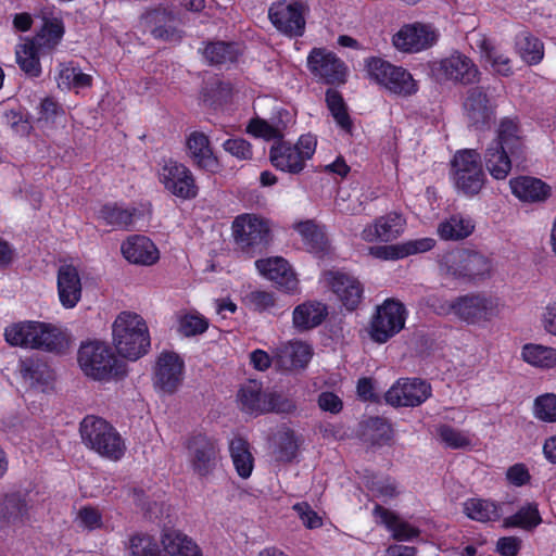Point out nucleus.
<instances>
[{
	"instance_id": "obj_1",
	"label": "nucleus",
	"mask_w": 556,
	"mask_h": 556,
	"mask_svg": "<svg viewBox=\"0 0 556 556\" xmlns=\"http://www.w3.org/2000/svg\"><path fill=\"white\" fill-rule=\"evenodd\" d=\"M5 341L13 346L61 354L67 348L65 334L55 326L41 321H22L4 330Z\"/></svg>"
},
{
	"instance_id": "obj_2",
	"label": "nucleus",
	"mask_w": 556,
	"mask_h": 556,
	"mask_svg": "<svg viewBox=\"0 0 556 556\" xmlns=\"http://www.w3.org/2000/svg\"><path fill=\"white\" fill-rule=\"evenodd\" d=\"M112 328L113 342L121 356L137 361L148 353L150 333L146 320L139 314L122 312Z\"/></svg>"
},
{
	"instance_id": "obj_3",
	"label": "nucleus",
	"mask_w": 556,
	"mask_h": 556,
	"mask_svg": "<svg viewBox=\"0 0 556 556\" xmlns=\"http://www.w3.org/2000/svg\"><path fill=\"white\" fill-rule=\"evenodd\" d=\"M368 78L389 94L408 99L419 91V84L412 73L381 56H369L364 61Z\"/></svg>"
},
{
	"instance_id": "obj_4",
	"label": "nucleus",
	"mask_w": 556,
	"mask_h": 556,
	"mask_svg": "<svg viewBox=\"0 0 556 556\" xmlns=\"http://www.w3.org/2000/svg\"><path fill=\"white\" fill-rule=\"evenodd\" d=\"M317 148V138L312 134L301 135L295 143L286 140L285 136L273 142L269 148V162L273 167L290 175L301 174Z\"/></svg>"
},
{
	"instance_id": "obj_5",
	"label": "nucleus",
	"mask_w": 556,
	"mask_h": 556,
	"mask_svg": "<svg viewBox=\"0 0 556 556\" xmlns=\"http://www.w3.org/2000/svg\"><path fill=\"white\" fill-rule=\"evenodd\" d=\"M80 437L86 446L110 460H119L126 452L125 441L105 419L93 415L80 422Z\"/></svg>"
},
{
	"instance_id": "obj_6",
	"label": "nucleus",
	"mask_w": 556,
	"mask_h": 556,
	"mask_svg": "<svg viewBox=\"0 0 556 556\" xmlns=\"http://www.w3.org/2000/svg\"><path fill=\"white\" fill-rule=\"evenodd\" d=\"M83 372L94 380L103 381L126 375L125 366L112 348L100 341L81 343L77 355Z\"/></svg>"
},
{
	"instance_id": "obj_7",
	"label": "nucleus",
	"mask_w": 556,
	"mask_h": 556,
	"mask_svg": "<svg viewBox=\"0 0 556 556\" xmlns=\"http://www.w3.org/2000/svg\"><path fill=\"white\" fill-rule=\"evenodd\" d=\"M440 269L447 276L469 282L490 277L492 262L480 252L456 248L444 252L439 258Z\"/></svg>"
},
{
	"instance_id": "obj_8",
	"label": "nucleus",
	"mask_w": 556,
	"mask_h": 556,
	"mask_svg": "<svg viewBox=\"0 0 556 556\" xmlns=\"http://www.w3.org/2000/svg\"><path fill=\"white\" fill-rule=\"evenodd\" d=\"M450 174L455 188L470 198L479 194L486 181L481 155L473 149L459 150L454 154Z\"/></svg>"
},
{
	"instance_id": "obj_9",
	"label": "nucleus",
	"mask_w": 556,
	"mask_h": 556,
	"mask_svg": "<svg viewBox=\"0 0 556 556\" xmlns=\"http://www.w3.org/2000/svg\"><path fill=\"white\" fill-rule=\"evenodd\" d=\"M232 236L237 247L249 256L263 253L270 241V228L266 219L255 214L238 215L232 222Z\"/></svg>"
},
{
	"instance_id": "obj_10",
	"label": "nucleus",
	"mask_w": 556,
	"mask_h": 556,
	"mask_svg": "<svg viewBox=\"0 0 556 556\" xmlns=\"http://www.w3.org/2000/svg\"><path fill=\"white\" fill-rule=\"evenodd\" d=\"M156 175L164 190L181 201H190L199 195L200 189L191 169L173 157L159 163Z\"/></svg>"
},
{
	"instance_id": "obj_11",
	"label": "nucleus",
	"mask_w": 556,
	"mask_h": 556,
	"mask_svg": "<svg viewBox=\"0 0 556 556\" xmlns=\"http://www.w3.org/2000/svg\"><path fill=\"white\" fill-rule=\"evenodd\" d=\"M408 316L406 306L397 299H386L377 306L369 324V336L376 343L382 344L401 332Z\"/></svg>"
},
{
	"instance_id": "obj_12",
	"label": "nucleus",
	"mask_w": 556,
	"mask_h": 556,
	"mask_svg": "<svg viewBox=\"0 0 556 556\" xmlns=\"http://www.w3.org/2000/svg\"><path fill=\"white\" fill-rule=\"evenodd\" d=\"M500 299L476 291L457 296L456 319L472 326H483L500 315Z\"/></svg>"
},
{
	"instance_id": "obj_13",
	"label": "nucleus",
	"mask_w": 556,
	"mask_h": 556,
	"mask_svg": "<svg viewBox=\"0 0 556 556\" xmlns=\"http://www.w3.org/2000/svg\"><path fill=\"white\" fill-rule=\"evenodd\" d=\"M186 448L190 466L200 478L213 475L222 460L218 440L205 433L192 434L187 440Z\"/></svg>"
},
{
	"instance_id": "obj_14",
	"label": "nucleus",
	"mask_w": 556,
	"mask_h": 556,
	"mask_svg": "<svg viewBox=\"0 0 556 556\" xmlns=\"http://www.w3.org/2000/svg\"><path fill=\"white\" fill-rule=\"evenodd\" d=\"M307 68L318 81L341 86L348 81L349 67L334 52L325 48H313L307 55Z\"/></svg>"
},
{
	"instance_id": "obj_15",
	"label": "nucleus",
	"mask_w": 556,
	"mask_h": 556,
	"mask_svg": "<svg viewBox=\"0 0 556 556\" xmlns=\"http://www.w3.org/2000/svg\"><path fill=\"white\" fill-rule=\"evenodd\" d=\"M324 281L346 311L354 312L362 304L365 288L353 274L343 269H330L324 273Z\"/></svg>"
},
{
	"instance_id": "obj_16",
	"label": "nucleus",
	"mask_w": 556,
	"mask_h": 556,
	"mask_svg": "<svg viewBox=\"0 0 556 556\" xmlns=\"http://www.w3.org/2000/svg\"><path fill=\"white\" fill-rule=\"evenodd\" d=\"M488 91L484 86H476L466 94L464 110L469 125L476 130L489 129L495 118L497 104Z\"/></svg>"
},
{
	"instance_id": "obj_17",
	"label": "nucleus",
	"mask_w": 556,
	"mask_h": 556,
	"mask_svg": "<svg viewBox=\"0 0 556 556\" xmlns=\"http://www.w3.org/2000/svg\"><path fill=\"white\" fill-rule=\"evenodd\" d=\"M438 33L430 24L415 22L403 25L392 37L393 46L406 53L427 50L438 41Z\"/></svg>"
},
{
	"instance_id": "obj_18",
	"label": "nucleus",
	"mask_w": 556,
	"mask_h": 556,
	"mask_svg": "<svg viewBox=\"0 0 556 556\" xmlns=\"http://www.w3.org/2000/svg\"><path fill=\"white\" fill-rule=\"evenodd\" d=\"M431 386L420 378H402L386 393V401L394 407H415L431 396Z\"/></svg>"
},
{
	"instance_id": "obj_19",
	"label": "nucleus",
	"mask_w": 556,
	"mask_h": 556,
	"mask_svg": "<svg viewBox=\"0 0 556 556\" xmlns=\"http://www.w3.org/2000/svg\"><path fill=\"white\" fill-rule=\"evenodd\" d=\"M433 70L443 79L464 86L478 83L480 77V71L475 62L459 51L440 60Z\"/></svg>"
},
{
	"instance_id": "obj_20",
	"label": "nucleus",
	"mask_w": 556,
	"mask_h": 556,
	"mask_svg": "<svg viewBox=\"0 0 556 556\" xmlns=\"http://www.w3.org/2000/svg\"><path fill=\"white\" fill-rule=\"evenodd\" d=\"M271 24L281 34L293 38L301 37L305 30L303 5L300 2L278 1L268 10Z\"/></svg>"
},
{
	"instance_id": "obj_21",
	"label": "nucleus",
	"mask_w": 556,
	"mask_h": 556,
	"mask_svg": "<svg viewBox=\"0 0 556 556\" xmlns=\"http://www.w3.org/2000/svg\"><path fill=\"white\" fill-rule=\"evenodd\" d=\"M184 359L174 351H163L156 358L153 383L160 391L173 394L182 381Z\"/></svg>"
},
{
	"instance_id": "obj_22",
	"label": "nucleus",
	"mask_w": 556,
	"mask_h": 556,
	"mask_svg": "<svg viewBox=\"0 0 556 556\" xmlns=\"http://www.w3.org/2000/svg\"><path fill=\"white\" fill-rule=\"evenodd\" d=\"M140 24L155 39L168 42H176L181 39L177 16L167 8L159 7L147 10L140 16Z\"/></svg>"
},
{
	"instance_id": "obj_23",
	"label": "nucleus",
	"mask_w": 556,
	"mask_h": 556,
	"mask_svg": "<svg viewBox=\"0 0 556 556\" xmlns=\"http://www.w3.org/2000/svg\"><path fill=\"white\" fill-rule=\"evenodd\" d=\"M258 271L268 280L273 281L276 288L287 294H294L299 289V279L289 262L283 257L276 256L257 260L255 262Z\"/></svg>"
},
{
	"instance_id": "obj_24",
	"label": "nucleus",
	"mask_w": 556,
	"mask_h": 556,
	"mask_svg": "<svg viewBox=\"0 0 556 556\" xmlns=\"http://www.w3.org/2000/svg\"><path fill=\"white\" fill-rule=\"evenodd\" d=\"M406 219L397 212H389L377 217L372 224L367 225L361 233L364 241L390 242L397 239L405 230Z\"/></svg>"
},
{
	"instance_id": "obj_25",
	"label": "nucleus",
	"mask_w": 556,
	"mask_h": 556,
	"mask_svg": "<svg viewBox=\"0 0 556 556\" xmlns=\"http://www.w3.org/2000/svg\"><path fill=\"white\" fill-rule=\"evenodd\" d=\"M187 154L192 164L201 170L217 174L220 170L218 157L214 154L208 136L194 130L186 139Z\"/></svg>"
},
{
	"instance_id": "obj_26",
	"label": "nucleus",
	"mask_w": 556,
	"mask_h": 556,
	"mask_svg": "<svg viewBox=\"0 0 556 556\" xmlns=\"http://www.w3.org/2000/svg\"><path fill=\"white\" fill-rule=\"evenodd\" d=\"M59 301L65 309H72L80 302L83 285L78 269L73 264H63L56 273Z\"/></svg>"
},
{
	"instance_id": "obj_27",
	"label": "nucleus",
	"mask_w": 556,
	"mask_h": 556,
	"mask_svg": "<svg viewBox=\"0 0 556 556\" xmlns=\"http://www.w3.org/2000/svg\"><path fill=\"white\" fill-rule=\"evenodd\" d=\"M372 516L376 522L383 526L391 533L392 539L397 542H410L421 534V530L417 526L402 519L399 514L380 504L374 506Z\"/></svg>"
},
{
	"instance_id": "obj_28",
	"label": "nucleus",
	"mask_w": 556,
	"mask_h": 556,
	"mask_svg": "<svg viewBox=\"0 0 556 556\" xmlns=\"http://www.w3.org/2000/svg\"><path fill=\"white\" fill-rule=\"evenodd\" d=\"M123 256L131 264L151 266L160 258L154 242L146 236L132 235L121 245Z\"/></svg>"
},
{
	"instance_id": "obj_29",
	"label": "nucleus",
	"mask_w": 556,
	"mask_h": 556,
	"mask_svg": "<svg viewBox=\"0 0 556 556\" xmlns=\"http://www.w3.org/2000/svg\"><path fill=\"white\" fill-rule=\"evenodd\" d=\"M511 193L521 202H545L552 194L551 186L540 178L520 175L509 180Z\"/></svg>"
},
{
	"instance_id": "obj_30",
	"label": "nucleus",
	"mask_w": 556,
	"mask_h": 556,
	"mask_svg": "<svg viewBox=\"0 0 556 556\" xmlns=\"http://www.w3.org/2000/svg\"><path fill=\"white\" fill-rule=\"evenodd\" d=\"M313 356L312 348L302 342L294 341L277 348L274 354L275 365L281 370L305 368Z\"/></svg>"
},
{
	"instance_id": "obj_31",
	"label": "nucleus",
	"mask_w": 556,
	"mask_h": 556,
	"mask_svg": "<svg viewBox=\"0 0 556 556\" xmlns=\"http://www.w3.org/2000/svg\"><path fill=\"white\" fill-rule=\"evenodd\" d=\"M328 316V306L318 300H306L296 305L292 313V325L298 332H305L320 326Z\"/></svg>"
},
{
	"instance_id": "obj_32",
	"label": "nucleus",
	"mask_w": 556,
	"mask_h": 556,
	"mask_svg": "<svg viewBox=\"0 0 556 556\" xmlns=\"http://www.w3.org/2000/svg\"><path fill=\"white\" fill-rule=\"evenodd\" d=\"M201 53L205 62L211 66L228 67L238 62L241 54L240 46L233 41H205Z\"/></svg>"
},
{
	"instance_id": "obj_33",
	"label": "nucleus",
	"mask_w": 556,
	"mask_h": 556,
	"mask_svg": "<svg viewBox=\"0 0 556 556\" xmlns=\"http://www.w3.org/2000/svg\"><path fill=\"white\" fill-rule=\"evenodd\" d=\"M65 35V25L60 16H43L40 28L30 39L34 40L43 53L50 55L56 50Z\"/></svg>"
},
{
	"instance_id": "obj_34",
	"label": "nucleus",
	"mask_w": 556,
	"mask_h": 556,
	"mask_svg": "<svg viewBox=\"0 0 556 556\" xmlns=\"http://www.w3.org/2000/svg\"><path fill=\"white\" fill-rule=\"evenodd\" d=\"M50 54L43 53L41 47L30 38H25L23 42L15 47L16 63L21 71L30 78H37L41 75L40 56Z\"/></svg>"
},
{
	"instance_id": "obj_35",
	"label": "nucleus",
	"mask_w": 556,
	"mask_h": 556,
	"mask_svg": "<svg viewBox=\"0 0 556 556\" xmlns=\"http://www.w3.org/2000/svg\"><path fill=\"white\" fill-rule=\"evenodd\" d=\"M491 142L508 149L511 155H519L523 148L519 118L516 116L501 118L496 128V136Z\"/></svg>"
},
{
	"instance_id": "obj_36",
	"label": "nucleus",
	"mask_w": 556,
	"mask_h": 556,
	"mask_svg": "<svg viewBox=\"0 0 556 556\" xmlns=\"http://www.w3.org/2000/svg\"><path fill=\"white\" fill-rule=\"evenodd\" d=\"M294 229L302 238L304 245L309 253L323 257L329 251V240L325 228L312 219L295 224Z\"/></svg>"
},
{
	"instance_id": "obj_37",
	"label": "nucleus",
	"mask_w": 556,
	"mask_h": 556,
	"mask_svg": "<svg viewBox=\"0 0 556 556\" xmlns=\"http://www.w3.org/2000/svg\"><path fill=\"white\" fill-rule=\"evenodd\" d=\"M137 212L136 207H125L117 202H109L100 207L98 218L114 229L130 230Z\"/></svg>"
},
{
	"instance_id": "obj_38",
	"label": "nucleus",
	"mask_w": 556,
	"mask_h": 556,
	"mask_svg": "<svg viewBox=\"0 0 556 556\" xmlns=\"http://www.w3.org/2000/svg\"><path fill=\"white\" fill-rule=\"evenodd\" d=\"M164 551L169 556H203L199 545L179 530L169 529L162 534Z\"/></svg>"
},
{
	"instance_id": "obj_39",
	"label": "nucleus",
	"mask_w": 556,
	"mask_h": 556,
	"mask_svg": "<svg viewBox=\"0 0 556 556\" xmlns=\"http://www.w3.org/2000/svg\"><path fill=\"white\" fill-rule=\"evenodd\" d=\"M476 225L471 217L453 214L438 225V236L445 241H460L475 231Z\"/></svg>"
},
{
	"instance_id": "obj_40",
	"label": "nucleus",
	"mask_w": 556,
	"mask_h": 556,
	"mask_svg": "<svg viewBox=\"0 0 556 556\" xmlns=\"http://www.w3.org/2000/svg\"><path fill=\"white\" fill-rule=\"evenodd\" d=\"M229 455L237 475L241 479L251 477L254 469V456L250 443L242 437H235L229 442Z\"/></svg>"
},
{
	"instance_id": "obj_41",
	"label": "nucleus",
	"mask_w": 556,
	"mask_h": 556,
	"mask_svg": "<svg viewBox=\"0 0 556 556\" xmlns=\"http://www.w3.org/2000/svg\"><path fill=\"white\" fill-rule=\"evenodd\" d=\"M464 514L478 522H495L502 517V504L491 500L471 497L464 503Z\"/></svg>"
},
{
	"instance_id": "obj_42",
	"label": "nucleus",
	"mask_w": 556,
	"mask_h": 556,
	"mask_svg": "<svg viewBox=\"0 0 556 556\" xmlns=\"http://www.w3.org/2000/svg\"><path fill=\"white\" fill-rule=\"evenodd\" d=\"M508 149L490 142L483 161L490 175L497 180L505 179L511 170V157Z\"/></svg>"
},
{
	"instance_id": "obj_43",
	"label": "nucleus",
	"mask_w": 556,
	"mask_h": 556,
	"mask_svg": "<svg viewBox=\"0 0 556 556\" xmlns=\"http://www.w3.org/2000/svg\"><path fill=\"white\" fill-rule=\"evenodd\" d=\"M237 396L243 413L253 416L264 415L265 390H263L262 382L250 380L241 386Z\"/></svg>"
},
{
	"instance_id": "obj_44",
	"label": "nucleus",
	"mask_w": 556,
	"mask_h": 556,
	"mask_svg": "<svg viewBox=\"0 0 556 556\" xmlns=\"http://www.w3.org/2000/svg\"><path fill=\"white\" fill-rule=\"evenodd\" d=\"M28 506L20 492L7 493L0 500V519L8 525H22L27 517Z\"/></svg>"
},
{
	"instance_id": "obj_45",
	"label": "nucleus",
	"mask_w": 556,
	"mask_h": 556,
	"mask_svg": "<svg viewBox=\"0 0 556 556\" xmlns=\"http://www.w3.org/2000/svg\"><path fill=\"white\" fill-rule=\"evenodd\" d=\"M516 50L520 58L529 65L539 64L544 56L543 42L530 31L523 30L516 35Z\"/></svg>"
},
{
	"instance_id": "obj_46",
	"label": "nucleus",
	"mask_w": 556,
	"mask_h": 556,
	"mask_svg": "<svg viewBox=\"0 0 556 556\" xmlns=\"http://www.w3.org/2000/svg\"><path fill=\"white\" fill-rule=\"evenodd\" d=\"M325 102L337 125L345 132L353 130V121L349 114L348 105L340 91L328 88L325 93Z\"/></svg>"
},
{
	"instance_id": "obj_47",
	"label": "nucleus",
	"mask_w": 556,
	"mask_h": 556,
	"mask_svg": "<svg viewBox=\"0 0 556 556\" xmlns=\"http://www.w3.org/2000/svg\"><path fill=\"white\" fill-rule=\"evenodd\" d=\"M298 409L295 400L288 393L276 388L265 390L264 415H292Z\"/></svg>"
},
{
	"instance_id": "obj_48",
	"label": "nucleus",
	"mask_w": 556,
	"mask_h": 556,
	"mask_svg": "<svg viewBox=\"0 0 556 556\" xmlns=\"http://www.w3.org/2000/svg\"><path fill=\"white\" fill-rule=\"evenodd\" d=\"M541 522L542 517L538 504L528 503L520 507L514 515L504 518L503 527L506 529L520 528L530 531L541 525Z\"/></svg>"
},
{
	"instance_id": "obj_49",
	"label": "nucleus",
	"mask_w": 556,
	"mask_h": 556,
	"mask_svg": "<svg viewBox=\"0 0 556 556\" xmlns=\"http://www.w3.org/2000/svg\"><path fill=\"white\" fill-rule=\"evenodd\" d=\"M522 359L540 368H553L556 366V349L541 344L528 343L521 350Z\"/></svg>"
},
{
	"instance_id": "obj_50",
	"label": "nucleus",
	"mask_w": 556,
	"mask_h": 556,
	"mask_svg": "<svg viewBox=\"0 0 556 556\" xmlns=\"http://www.w3.org/2000/svg\"><path fill=\"white\" fill-rule=\"evenodd\" d=\"M129 556H167L156 541L148 533L137 532L128 539Z\"/></svg>"
},
{
	"instance_id": "obj_51",
	"label": "nucleus",
	"mask_w": 556,
	"mask_h": 556,
	"mask_svg": "<svg viewBox=\"0 0 556 556\" xmlns=\"http://www.w3.org/2000/svg\"><path fill=\"white\" fill-rule=\"evenodd\" d=\"M58 85L65 89H86L92 86L93 78L91 75L83 73L79 67L62 65L58 75Z\"/></svg>"
},
{
	"instance_id": "obj_52",
	"label": "nucleus",
	"mask_w": 556,
	"mask_h": 556,
	"mask_svg": "<svg viewBox=\"0 0 556 556\" xmlns=\"http://www.w3.org/2000/svg\"><path fill=\"white\" fill-rule=\"evenodd\" d=\"M480 50L497 74L504 77H508L513 74L510 58L501 52L490 40L483 39L480 45Z\"/></svg>"
},
{
	"instance_id": "obj_53",
	"label": "nucleus",
	"mask_w": 556,
	"mask_h": 556,
	"mask_svg": "<svg viewBox=\"0 0 556 556\" xmlns=\"http://www.w3.org/2000/svg\"><path fill=\"white\" fill-rule=\"evenodd\" d=\"M202 94L204 101L211 105H222L231 99L232 85L215 77L205 84Z\"/></svg>"
},
{
	"instance_id": "obj_54",
	"label": "nucleus",
	"mask_w": 556,
	"mask_h": 556,
	"mask_svg": "<svg viewBox=\"0 0 556 556\" xmlns=\"http://www.w3.org/2000/svg\"><path fill=\"white\" fill-rule=\"evenodd\" d=\"M299 440L295 431L286 428L279 432L276 443V455L279 462L291 463L298 455Z\"/></svg>"
},
{
	"instance_id": "obj_55",
	"label": "nucleus",
	"mask_w": 556,
	"mask_h": 556,
	"mask_svg": "<svg viewBox=\"0 0 556 556\" xmlns=\"http://www.w3.org/2000/svg\"><path fill=\"white\" fill-rule=\"evenodd\" d=\"M244 305L258 314L273 313L278 306L274 292L265 290L250 291L243 299Z\"/></svg>"
},
{
	"instance_id": "obj_56",
	"label": "nucleus",
	"mask_w": 556,
	"mask_h": 556,
	"mask_svg": "<svg viewBox=\"0 0 556 556\" xmlns=\"http://www.w3.org/2000/svg\"><path fill=\"white\" fill-rule=\"evenodd\" d=\"M367 428L371 431L370 444L372 446L389 445L393 440L392 425L383 417H370L367 420Z\"/></svg>"
},
{
	"instance_id": "obj_57",
	"label": "nucleus",
	"mask_w": 556,
	"mask_h": 556,
	"mask_svg": "<svg viewBox=\"0 0 556 556\" xmlns=\"http://www.w3.org/2000/svg\"><path fill=\"white\" fill-rule=\"evenodd\" d=\"M21 372L23 378L29 380L33 386H47L51 379L48 365L40 361H23L21 364Z\"/></svg>"
},
{
	"instance_id": "obj_58",
	"label": "nucleus",
	"mask_w": 556,
	"mask_h": 556,
	"mask_svg": "<svg viewBox=\"0 0 556 556\" xmlns=\"http://www.w3.org/2000/svg\"><path fill=\"white\" fill-rule=\"evenodd\" d=\"M533 416L543 422H556V394L544 393L534 399Z\"/></svg>"
},
{
	"instance_id": "obj_59",
	"label": "nucleus",
	"mask_w": 556,
	"mask_h": 556,
	"mask_svg": "<svg viewBox=\"0 0 556 556\" xmlns=\"http://www.w3.org/2000/svg\"><path fill=\"white\" fill-rule=\"evenodd\" d=\"M247 132L255 138L264 139L265 141H279L285 132L282 129L273 126L266 119L254 117L251 118L247 125Z\"/></svg>"
},
{
	"instance_id": "obj_60",
	"label": "nucleus",
	"mask_w": 556,
	"mask_h": 556,
	"mask_svg": "<svg viewBox=\"0 0 556 556\" xmlns=\"http://www.w3.org/2000/svg\"><path fill=\"white\" fill-rule=\"evenodd\" d=\"M37 114L39 123L54 125L59 118L65 116V110L53 97H45L37 108Z\"/></svg>"
},
{
	"instance_id": "obj_61",
	"label": "nucleus",
	"mask_w": 556,
	"mask_h": 556,
	"mask_svg": "<svg viewBox=\"0 0 556 556\" xmlns=\"http://www.w3.org/2000/svg\"><path fill=\"white\" fill-rule=\"evenodd\" d=\"M437 432L440 440L450 448L459 450L471 445V440L467 434L450 425H440Z\"/></svg>"
},
{
	"instance_id": "obj_62",
	"label": "nucleus",
	"mask_w": 556,
	"mask_h": 556,
	"mask_svg": "<svg viewBox=\"0 0 556 556\" xmlns=\"http://www.w3.org/2000/svg\"><path fill=\"white\" fill-rule=\"evenodd\" d=\"M207 328L208 319L199 314H186L178 323V331L185 337L202 334Z\"/></svg>"
},
{
	"instance_id": "obj_63",
	"label": "nucleus",
	"mask_w": 556,
	"mask_h": 556,
	"mask_svg": "<svg viewBox=\"0 0 556 556\" xmlns=\"http://www.w3.org/2000/svg\"><path fill=\"white\" fill-rule=\"evenodd\" d=\"M426 305L438 316L447 317L453 315L456 318L457 296L448 300L444 295L430 294L426 299Z\"/></svg>"
},
{
	"instance_id": "obj_64",
	"label": "nucleus",
	"mask_w": 556,
	"mask_h": 556,
	"mask_svg": "<svg viewBox=\"0 0 556 556\" xmlns=\"http://www.w3.org/2000/svg\"><path fill=\"white\" fill-rule=\"evenodd\" d=\"M223 149L240 161H248L253 157L252 144L243 138H229L224 141Z\"/></svg>"
}]
</instances>
